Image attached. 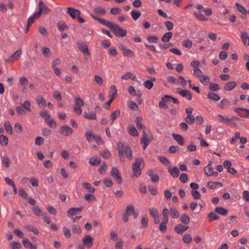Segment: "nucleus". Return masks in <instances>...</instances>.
Wrapping results in <instances>:
<instances>
[{
  "instance_id": "13",
  "label": "nucleus",
  "mask_w": 249,
  "mask_h": 249,
  "mask_svg": "<svg viewBox=\"0 0 249 249\" xmlns=\"http://www.w3.org/2000/svg\"><path fill=\"white\" fill-rule=\"evenodd\" d=\"M67 14H68L71 18L74 19L76 18H77L78 16H80L81 14L80 12L76 9H74L73 8H71V7H68L67 8Z\"/></svg>"
},
{
  "instance_id": "62",
  "label": "nucleus",
  "mask_w": 249,
  "mask_h": 249,
  "mask_svg": "<svg viewBox=\"0 0 249 249\" xmlns=\"http://www.w3.org/2000/svg\"><path fill=\"white\" fill-rule=\"evenodd\" d=\"M100 155L104 159H108L111 156V154L108 150H103L101 152Z\"/></svg>"
},
{
  "instance_id": "54",
  "label": "nucleus",
  "mask_w": 249,
  "mask_h": 249,
  "mask_svg": "<svg viewBox=\"0 0 249 249\" xmlns=\"http://www.w3.org/2000/svg\"><path fill=\"white\" fill-rule=\"evenodd\" d=\"M74 100L75 102V106L77 107H83L84 105L83 101L82 100L81 98L78 97H74Z\"/></svg>"
},
{
  "instance_id": "45",
  "label": "nucleus",
  "mask_w": 249,
  "mask_h": 249,
  "mask_svg": "<svg viewBox=\"0 0 249 249\" xmlns=\"http://www.w3.org/2000/svg\"><path fill=\"white\" fill-rule=\"evenodd\" d=\"M25 228L28 231L33 232L34 234L37 235L39 233L38 230L31 225H26L25 226Z\"/></svg>"
},
{
  "instance_id": "22",
  "label": "nucleus",
  "mask_w": 249,
  "mask_h": 249,
  "mask_svg": "<svg viewBox=\"0 0 249 249\" xmlns=\"http://www.w3.org/2000/svg\"><path fill=\"white\" fill-rule=\"evenodd\" d=\"M189 228L188 226H184L182 224H178L176 226L174 229L175 231L179 234L182 233L184 231H186Z\"/></svg>"
},
{
  "instance_id": "5",
  "label": "nucleus",
  "mask_w": 249,
  "mask_h": 249,
  "mask_svg": "<svg viewBox=\"0 0 249 249\" xmlns=\"http://www.w3.org/2000/svg\"><path fill=\"white\" fill-rule=\"evenodd\" d=\"M38 11H36V15L41 17L42 14H46L50 11V9L44 4L42 0H40L38 4Z\"/></svg>"
},
{
  "instance_id": "53",
  "label": "nucleus",
  "mask_w": 249,
  "mask_h": 249,
  "mask_svg": "<svg viewBox=\"0 0 249 249\" xmlns=\"http://www.w3.org/2000/svg\"><path fill=\"white\" fill-rule=\"evenodd\" d=\"M39 115L41 117L45 119V122L46 120L50 118V115L48 112L46 110L42 111L39 112Z\"/></svg>"
},
{
  "instance_id": "15",
  "label": "nucleus",
  "mask_w": 249,
  "mask_h": 249,
  "mask_svg": "<svg viewBox=\"0 0 249 249\" xmlns=\"http://www.w3.org/2000/svg\"><path fill=\"white\" fill-rule=\"evenodd\" d=\"M178 92L182 97H186L187 99L190 100L192 98L191 93L187 90L178 89Z\"/></svg>"
},
{
  "instance_id": "10",
  "label": "nucleus",
  "mask_w": 249,
  "mask_h": 249,
  "mask_svg": "<svg viewBox=\"0 0 249 249\" xmlns=\"http://www.w3.org/2000/svg\"><path fill=\"white\" fill-rule=\"evenodd\" d=\"M213 167L211 165V162H209L204 168L205 173L207 176L217 177L218 176L217 172L213 171Z\"/></svg>"
},
{
  "instance_id": "64",
  "label": "nucleus",
  "mask_w": 249,
  "mask_h": 249,
  "mask_svg": "<svg viewBox=\"0 0 249 249\" xmlns=\"http://www.w3.org/2000/svg\"><path fill=\"white\" fill-rule=\"evenodd\" d=\"M115 249H123V241L122 240L117 241L115 244Z\"/></svg>"
},
{
  "instance_id": "60",
  "label": "nucleus",
  "mask_w": 249,
  "mask_h": 249,
  "mask_svg": "<svg viewBox=\"0 0 249 249\" xmlns=\"http://www.w3.org/2000/svg\"><path fill=\"white\" fill-rule=\"evenodd\" d=\"M45 122L52 128H55L56 127V123L53 119H49Z\"/></svg>"
},
{
  "instance_id": "51",
  "label": "nucleus",
  "mask_w": 249,
  "mask_h": 249,
  "mask_svg": "<svg viewBox=\"0 0 249 249\" xmlns=\"http://www.w3.org/2000/svg\"><path fill=\"white\" fill-rule=\"evenodd\" d=\"M134 212V208L132 205H129L126 207L125 213L129 216L132 215Z\"/></svg>"
},
{
  "instance_id": "63",
  "label": "nucleus",
  "mask_w": 249,
  "mask_h": 249,
  "mask_svg": "<svg viewBox=\"0 0 249 249\" xmlns=\"http://www.w3.org/2000/svg\"><path fill=\"white\" fill-rule=\"evenodd\" d=\"M242 198L244 201L249 202V191H244L242 193Z\"/></svg>"
},
{
  "instance_id": "33",
  "label": "nucleus",
  "mask_w": 249,
  "mask_h": 249,
  "mask_svg": "<svg viewBox=\"0 0 249 249\" xmlns=\"http://www.w3.org/2000/svg\"><path fill=\"white\" fill-rule=\"evenodd\" d=\"M1 163L5 167H9L10 165V159L7 156H4L1 159Z\"/></svg>"
},
{
  "instance_id": "61",
  "label": "nucleus",
  "mask_w": 249,
  "mask_h": 249,
  "mask_svg": "<svg viewBox=\"0 0 249 249\" xmlns=\"http://www.w3.org/2000/svg\"><path fill=\"white\" fill-rule=\"evenodd\" d=\"M191 193L194 199H198L200 198L201 195L198 191L195 190H192L191 191Z\"/></svg>"
},
{
  "instance_id": "49",
  "label": "nucleus",
  "mask_w": 249,
  "mask_h": 249,
  "mask_svg": "<svg viewBox=\"0 0 249 249\" xmlns=\"http://www.w3.org/2000/svg\"><path fill=\"white\" fill-rule=\"evenodd\" d=\"M185 121L189 124H192L194 123L195 118L192 115H187L185 119Z\"/></svg>"
},
{
  "instance_id": "26",
  "label": "nucleus",
  "mask_w": 249,
  "mask_h": 249,
  "mask_svg": "<svg viewBox=\"0 0 249 249\" xmlns=\"http://www.w3.org/2000/svg\"><path fill=\"white\" fill-rule=\"evenodd\" d=\"M84 117L88 119L89 120H96V114L95 112H84Z\"/></svg>"
},
{
  "instance_id": "16",
  "label": "nucleus",
  "mask_w": 249,
  "mask_h": 249,
  "mask_svg": "<svg viewBox=\"0 0 249 249\" xmlns=\"http://www.w3.org/2000/svg\"><path fill=\"white\" fill-rule=\"evenodd\" d=\"M170 99V96L169 95H165L163 97L161 98V101L159 103V107L163 108V109H166L168 107V106L167 104H166V102H168L169 101Z\"/></svg>"
},
{
  "instance_id": "23",
  "label": "nucleus",
  "mask_w": 249,
  "mask_h": 249,
  "mask_svg": "<svg viewBox=\"0 0 249 249\" xmlns=\"http://www.w3.org/2000/svg\"><path fill=\"white\" fill-rule=\"evenodd\" d=\"M168 171L174 178H177L179 176V170L177 167H174L173 169L169 168Z\"/></svg>"
},
{
  "instance_id": "41",
  "label": "nucleus",
  "mask_w": 249,
  "mask_h": 249,
  "mask_svg": "<svg viewBox=\"0 0 249 249\" xmlns=\"http://www.w3.org/2000/svg\"><path fill=\"white\" fill-rule=\"evenodd\" d=\"M94 11L96 14L104 15L106 14V10L102 7H97L94 8Z\"/></svg>"
},
{
  "instance_id": "36",
  "label": "nucleus",
  "mask_w": 249,
  "mask_h": 249,
  "mask_svg": "<svg viewBox=\"0 0 249 249\" xmlns=\"http://www.w3.org/2000/svg\"><path fill=\"white\" fill-rule=\"evenodd\" d=\"M208 185L211 189H215L216 187H217V186H219V187L223 186V184L219 182H212V181L208 182Z\"/></svg>"
},
{
  "instance_id": "48",
  "label": "nucleus",
  "mask_w": 249,
  "mask_h": 249,
  "mask_svg": "<svg viewBox=\"0 0 249 249\" xmlns=\"http://www.w3.org/2000/svg\"><path fill=\"white\" fill-rule=\"evenodd\" d=\"M200 81L204 85L207 84L210 81V78L205 75H202L199 78Z\"/></svg>"
},
{
  "instance_id": "32",
  "label": "nucleus",
  "mask_w": 249,
  "mask_h": 249,
  "mask_svg": "<svg viewBox=\"0 0 249 249\" xmlns=\"http://www.w3.org/2000/svg\"><path fill=\"white\" fill-rule=\"evenodd\" d=\"M207 97L209 99L217 101L220 99V97L214 92H210L208 94Z\"/></svg>"
},
{
  "instance_id": "14",
  "label": "nucleus",
  "mask_w": 249,
  "mask_h": 249,
  "mask_svg": "<svg viewBox=\"0 0 249 249\" xmlns=\"http://www.w3.org/2000/svg\"><path fill=\"white\" fill-rule=\"evenodd\" d=\"M82 241L84 245L88 248H91L92 246L93 239L90 235H88L84 236Z\"/></svg>"
},
{
  "instance_id": "50",
  "label": "nucleus",
  "mask_w": 249,
  "mask_h": 249,
  "mask_svg": "<svg viewBox=\"0 0 249 249\" xmlns=\"http://www.w3.org/2000/svg\"><path fill=\"white\" fill-rule=\"evenodd\" d=\"M53 96L54 98L58 102H60L62 100V96L60 92L59 91L55 90L53 92Z\"/></svg>"
},
{
  "instance_id": "42",
  "label": "nucleus",
  "mask_w": 249,
  "mask_h": 249,
  "mask_svg": "<svg viewBox=\"0 0 249 249\" xmlns=\"http://www.w3.org/2000/svg\"><path fill=\"white\" fill-rule=\"evenodd\" d=\"M235 6L237 7L238 11L243 14H247L248 11L245 8L238 2H236L235 4Z\"/></svg>"
},
{
  "instance_id": "7",
  "label": "nucleus",
  "mask_w": 249,
  "mask_h": 249,
  "mask_svg": "<svg viewBox=\"0 0 249 249\" xmlns=\"http://www.w3.org/2000/svg\"><path fill=\"white\" fill-rule=\"evenodd\" d=\"M111 176L114 178L116 182L118 184H121L122 182V179L121 174L116 167H112L110 171Z\"/></svg>"
},
{
  "instance_id": "18",
  "label": "nucleus",
  "mask_w": 249,
  "mask_h": 249,
  "mask_svg": "<svg viewBox=\"0 0 249 249\" xmlns=\"http://www.w3.org/2000/svg\"><path fill=\"white\" fill-rule=\"evenodd\" d=\"M82 210V207L71 208H70L68 212V216L71 217L78 214Z\"/></svg>"
},
{
  "instance_id": "40",
  "label": "nucleus",
  "mask_w": 249,
  "mask_h": 249,
  "mask_svg": "<svg viewBox=\"0 0 249 249\" xmlns=\"http://www.w3.org/2000/svg\"><path fill=\"white\" fill-rule=\"evenodd\" d=\"M21 106L25 110L30 112L31 111V103L29 101L27 100L24 101L21 104Z\"/></svg>"
},
{
  "instance_id": "52",
  "label": "nucleus",
  "mask_w": 249,
  "mask_h": 249,
  "mask_svg": "<svg viewBox=\"0 0 249 249\" xmlns=\"http://www.w3.org/2000/svg\"><path fill=\"white\" fill-rule=\"evenodd\" d=\"M36 102L38 107L45 106L46 104L45 100L42 97H38L36 99Z\"/></svg>"
},
{
  "instance_id": "29",
  "label": "nucleus",
  "mask_w": 249,
  "mask_h": 249,
  "mask_svg": "<svg viewBox=\"0 0 249 249\" xmlns=\"http://www.w3.org/2000/svg\"><path fill=\"white\" fill-rule=\"evenodd\" d=\"M121 78L124 80H128L129 79H131L134 81L137 80L136 76L131 72H127L126 74L123 75L121 77Z\"/></svg>"
},
{
  "instance_id": "47",
  "label": "nucleus",
  "mask_w": 249,
  "mask_h": 249,
  "mask_svg": "<svg viewBox=\"0 0 249 249\" xmlns=\"http://www.w3.org/2000/svg\"><path fill=\"white\" fill-rule=\"evenodd\" d=\"M85 198L88 202L90 203L94 201L95 200L96 197L94 195L89 194L85 196Z\"/></svg>"
},
{
  "instance_id": "59",
  "label": "nucleus",
  "mask_w": 249,
  "mask_h": 249,
  "mask_svg": "<svg viewBox=\"0 0 249 249\" xmlns=\"http://www.w3.org/2000/svg\"><path fill=\"white\" fill-rule=\"evenodd\" d=\"M8 138L3 135H0V143L3 145H6L8 144Z\"/></svg>"
},
{
  "instance_id": "24",
  "label": "nucleus",
  "mask_w": 249,
  "mask_h": 249,
  "mask_svg": "<svg viewBox=\"0 0 249 249\" xmlns=\"http://www.w3.org/2000/svg\"><path fill=\"white\" fill-rule=\"evenodd\" d=\"M22 243L25 248H29L30 249H36V246L33 245L31 242L27 238H24L22 240Z\"/></svg>"
},
{
  "instance_id": "56",
  "label": "nucleus",
  "mask_w": 249,
  "mask_h": 249,
  "mask_svg": "<svg viewBox=\"0 0 249 249\" xmlns=\"http://www.w3.org/2000/svg\"><path fill=\"white\" fill-rule=\"evenodd\" d=\"M241 37L242 38V41L244 42L245 45L247 46V44L249 40V36L248 34L246 32L242 33Z\"/></svg>"
},
{
  "instance_id": "12",
  "label": "nucleus",
  "mask_w": 249,
  "mask_h": 249,
  "mask_svg": "<svg viewBox=\"0 0 249 249\" xmlns=\"http://www.w3.org/2000/svg\"><path fill=\"white\" fill-rule=\"evenodd\" d=\"M77 46L79 49L86 55L90 54V51L87 44L84 42H77Z\"/></svg>"
},
{
  "instance_id": "44",
  "label": "nucleus",
  "mask_w": 249,
  "mask_h": 249,
  "mask_svg": "<svg viewBox=\"0 0 249 249\" xmlns=\"http://www.w3.org/2000/svg\"><path fill=\"white\" fill-rule=\"evenodd\" d=\"M127 105L128 107L133 111H136L139 108L137 104L133 101L128 102L127 103Z\"/></svg>"
},
{
  "instance_id": "58",
  "label": "nucleus",
  "mask_w": 249,
  "mask_h": 249,
  "mask_svg": "<svg viewBox=\"0 0 249 249\" xmlns=\"http://www.w3.org/2000/svg\"><path fill=\"white\" fill-rule=\"evenodd\" d=\"M183 46L188 49H190L192 46V42L189 39H185L183 41Z\"/></svg>"
},
{
  "instance_id": "21",
  "label": "nucleus",
  "mask_w": 249,
  "mask_h": 249,
  "mask_svg": "<svg viewBox=\"0 0 249 249\" xmlns=\"http://www.w3.org/2000/svg\"><path fill=\"white\" fill-rule=\"evenodd\" d=\"M172 136L175 140H176L178 143L181 145H183L184 144V140L183 137L178 134L173 133L172 134Z\"/></svg>"
},
{
  "instance_id": "27",
  "label": "nucleus",
  "mask_w": 249,
  "mask_h": 249,
  "mask_svg": "<svg viewBox=\"0 0 249 249\" xmlns=\"http://www.w3.org/2000/svg\"><path fill=\"white\" fill-rule=\"evenodd\" d=\"M89 162L92 165H98L101 162V159L100 157H92L90 158Z\"/></svg>"
},
{
  "instance_id": "46",
  "label": "nucleus",
  "mask_w": 249,
  "mask_h": 249,
  "mask_svg": "<svg viewBox=\"0 0 249 249\" xmlns=\"http://www.w3.org/2000/svg\"><path fill=\"white\" fill-rule=\"evenodd\" d=\"M4 127L6 131L10 135L13 134L12 128L9 122H6L4 124Z\"/></svg>"
},
{
  "instance_id": "20",
  "label": "nucleus",
  "mask_w": 249,
  "mask_h": 249,
  "mask_svg": "<svg viewBox=\"0 0 249 249\" xmlns=\"http://www.w3.org/2000/svg\"><path fill=\"white\" fill-rule=\"evenodd\" d=\"M127 130L129 134L132 136L136 137L139 134L137 129L131 124L128 125Z\"/></svg>"
},
{
  "instance_id": "8",
  "label": "nucleus",
  "mask_w": 249,
  "mask_h": 249,
  "mask_svg": "<svg viewBox=\"0 0 249 249\" xmlns=\"http://www.w3.org/2000/svg\"><path fill=\"white\" fill-rule=\"evenodd\" d=\"M217 116L220 119L219 122L222 124L232 123L233 121L239 120V118L235 116H233L231 118H229L227 116H223L222 115H218Z\"/></svg>"
},
{
  "instance_id": "55",
  "label": "nucleus",
  "mask_w": 249,
  "mask_h": 249,
  "mask_svg": "<svg viewBox=\"0 0 249 249\" xmlns=\"http://www.w3.org/2000/svg\"><path fill=\"white\" fill-rule=\"evenodd\" d=\"M208 217H209V221H211L212 220H218L219 218V217L216 215L213 212H210L208 214Z\"/></svg>"
},
{
  "instance_id": "6",
  "label": "nucleus",
  "mask_w": 249,
  "mask_h": 249,
  "mask_svg": "<svg viewBox=\"0 0 249 249\" xmlns=\"http://www.w3.org/2000/svg\"><path fill=\"white\" fill-rule=\"evenodd\" d=\"M233 110L240 117L242 118H249V109L242 107H233Z\"/></svg>"
},
{
  "instance_id": "17",
  "label": "nucleus",
  "mask_w": 249,
  "mask_h": 249,
  "mask_svg": "<svg viewBox=\"0 0 249 249\" xmlns=\"http://www.w3.org/2000/svg\"><path fill=\"white\" fill-rule=\"evenodd\" d=\"M142 119L141 117H137L135 120L136 126L138 129L142 130V132L146 131L145 126L142 124Z\"/></svg>"
},
{
  "instance_id": "37",
  "label": "nucleus",
  "mask_w": 249,
  "mask_h": 249,
  "mask_svg": "<svg viewBox=\"0 0 249 249\" xmlns=\"http://www.w3.org/2000/svg\"><path fill=\"white\" fill-rule=\"evenodd\" d=\"M173 36V33L171 32L165 33L162 37L161 40L162 42H168L170 40Z\"/></svg>"
},
{
  "instance_id": "2",
  "label": "nucleus",
  "mask_w": 249,
  "mask_h": 249,
  "mask_svg": "<svg viewBox=\"0 0 249 249\" xmlns=\"http://www.w3.org/2000/svg\"><path fill=\"white\" fill-rule=\"evenodd\" d=\"M144 166L143 160L142 158H137L132 165L133 176L138 177L141 174V168Z\"/></svg>"
},
{
  "instance_id": "19",
  "label": "nucleus",
  "mask_w": 249,
  "mask_h": 249,
  "mask_svg": "<svg viewBox=\"0 0 249 249\" xmlns=\"http://www.w3.org/2000/svg\"><path fill=\"white\" fill-rule=\"evenodd\" d=\"M120 49L123 52L124 55L125 56L132 57L134 55V53L132 50L126 49L123 46H120Z\"/></svg>"
},
{
  "instance_id": "35",
  "label": "nucleus",
  "mask_w": 249,
  "mask_h": 249,
  "mask_svg": "<svg viewBox=\"0 0 249 249\" xmlns=\"http://www.w3.org/2000/svg\"><path fill=\"white\" fill-rule=\"evenodd\" d=\"M82 187L87 189L90 193H94L95 189L94 187H92L90 184L88 182H84L82 183Z\"/></svg>"
},
{
  "instance_id": "34",
  "label": "nucleus",
  "mask_w": 249,
  "mask_h": 249,
  "mask_svg": "<svg viewBox=\"0 0 249 249\" xmlns=\"http://www.w3.org/2000/svg\"><path fill=\"white\" fill-rule=\"evenodd\" d=\"M120 115V110H116L114 112H113L111 115V124L113 123V122L118 118Z\"/></svg>"
},
{
  "instance_id": "1",
  "label": "nucleus",
  "mask_w": 249,
  "mask_h": 249,
  "mask_svg": "<svg viewBox=\"0 0 249 249\" xmlns=\"http://www.w3.org/2000/svg\"><path fill=\"white\" fill-rule=\"evenodd\" d=\"M90 15L95 20L98 21L103 25L109 28L116 36L118 37H124L126 36L127 31L122 28L117 24H113L103 18L97 17L93 14H90Z\"/></svg>"
},
{
  "instance_id": "9",
  "label": "nucleus",
  "mask_w": 249,
  "mask_h": 249,
  "mask_svg": "<svg viewBox=\"0 0 249 249\" xmlns=\"http://www.w3.org/2000/svg\"><path fill=\"white\" fill-rule=\"evenodd\" d=\"M73 131L72 129L69 126L63 125L60 127L59 132L63 135L69 137L72 134Z\"/></svg>"
},
{
  "instance_id": "4",
  "label": "nucleus",
  "mask_w": 249,
  "mask_h": 249,
  "mask_svg": "<svg viewBox=\"0 0 249 249\" xmlns=\"http://www.w3.org/2000/svg\"><path fill=\"white\" fill-rule=\"evenodd\" d=\"M153 139V135L150 131H144L143 132L141 140V143L142 144V146L143 149H146L147 146L149 144L150 142Z\"/></svg>"
},
{
  "instance_id": "39",
  "label": "nucleus",
  "mask_w": 249,
  "mask_h": 249,
  "mask_svg": "<svg viewBox=\"0 0 249 249\" xmlns=\"http://www.w3.org/2000/svg\"><path fill=\"white\" fill-rule=\"evenodd\" d=\"M230 105V102L226 99H222L220 101L219 107L224 109Z\"/></svg>"
},
{
  "instance_id": "28",
  "label": "nucleus",
  "mask_w": 249,
  "mask_h": 249,
  "mask_svg": "<svg viewBox=\"0 0 249 249\" xmlns=\"http://www.w3.org/2000/svg\"><path fill=\"white\" fill-rule=\"evenodd\" d=\"M36 12H35L33 14L28 18L27 24L28 26H30L33 24L36 18H39L40 17L36 15Z\"/></svg>"
},
{
  "instance_id": "30",
  "label": "nucleus",
  "mask_w": 249,
  "mask_h": 249,
  "mask_svg": "<svg viewBox=\"0 0 249 249\" xmlns=\"http://www.w3.org/2000/svg\"><path fill=\"white\" fill-rule=\"evenodd\" d=\"M214 211L216 213L222 215H226L228 213V211L222 207H216Z\"/></svg>"
},
{
  "instance_id": "31",
  "label": "nucleus",
  "mask_w": 249,
  "mask_h": 249,
  "mask_svg": "<svg viewBox=\"0 0 249 249\" xmlns=\"http://www.w3.org/2000/svg\"><path fill=\"white\" fill-rule=\"evenodd\" d=\"M236 83L234 81H231L226 84L224 89L226 90L230 91L236 87Z\"/></svg>"
},
{
  "instance_id": "43",
  "label": "nucleus",
  "mask_w": 249,
  "mask_h": 249,
  "mask_svg": "<svg viewBox=\"0 0 249 249\" xmlns=\"http://www.w3.org/2000/svg\"><path fill=\"white\" fill-rule=\"evenodd\" d=\"M131 15L134 20H137L141 15V13L136 10H133L131 12Z\"/></svg>"
},
{
  "instance_id": "3",
  "label": "nucleus",
  "mask_w": 249,
  "mask_h": 249,
  "mask_svg": "<svg viewBox=\"0 0 249 249\" xmlns=\"http://www.w3.org/2000/svg\"><path fill=\"white\" fill-rule=\"evenodd\" d=\"M117 146L119 156L124 155L125 153L129 160L132 159V151L128 145L124 146L122 142H118Z\"/></svg>"
},
{
  "instance_id": "38",
  "label": "nucleus",
  "mask_w": 249,
  "mask_h": 249,
  "mask_svg": "<svg viewBox=\"0 0 249 249\" xmlns=\"http://www.w3.org/2000/svg\"><path fill=\"white\" fill-rule=\"evenodd\" d=\"M170 212L171 215L173 218H177L179 217V213L176 208L173 207L170 208Z\"/></svg>"
},
{
  "instance_id": "25",
  "label": "nucleus",
  "mask_w": 249,
  "mask_h": 249,
  "mask_svg": "<svg viewBox=\"0 0 249 249\" xmlns=\"http://www.w3.org/2000/svg\"><path fill=\"white\" fill-rule=\"evenodd\" d=\"M169 210L167 207L163 209L162 212V219L165 223H168L169 221L168 218Z\"/></svg>"
},
{
  "instance_id": "11",
  "label": "nucleus",
  "mask_w": 249,
  "mask_h": 249,
  "mask_svg": "<svg viewBox=\"0 0 249 249\" xmlns=\"http://www.w3.org/2000/svg\"><path fill=\"white\" fill-rule=\"evenodd\" d=\"M22 54L21 49L18 50L13 54L9 56L8 59L6 60L7 62H13L19 59Z\"/></svg>"
},
{
  "instance_id": "57",
  "label": "nucleus",
  "mask_w": 249,
  "mask_h": 249,
  "mask_svg": "<svg viewBox=\"0 0 249 249\" xmlns=\"http://www.w3.org/2000/svg\"><path fill=\"white\" fill-rule=\"evenodd\" d=\"M183 241L186 244H189L192 241V237L190 234H185L183 236Z\"/></svg>"
}]
</instances>
